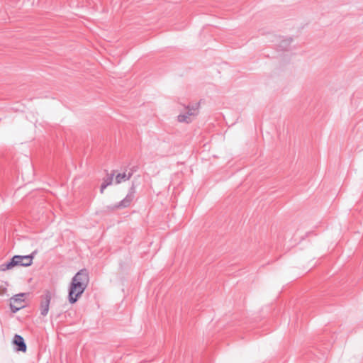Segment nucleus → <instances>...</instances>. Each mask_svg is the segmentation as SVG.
<instances>
[{
  "label": "nucleus",
  "mask_w": 363,
  "mask_h": 363,
  "mask_svg": "<svg viewBox=\"0 0 363 363\" xmlns=\"http://www.w3.org/2000/svg\"><path fill=\"white\" fill-rule=\"evenodd\" d=\"M114 173L107 174L106 177L104 179L103 183L101 185L100 192L104 193V189L113 182Z\"/></svg>",
  "instance_id": "8"
},
{
  "label": "nucleus",
  "mask_w": 363,
  "mask_h": 363,
  "mask_svg": "<svg viewBox=\"0 0 363 363\" xmlns=\"http://www.w3.org/2000/svg\"><path fill=\"white\" fill-rule=\"evenodd\" d=\"M24 296L25 294L22 293L16 294L11 298L10 308L13 313H16L24 307Z\"/></svg>",
  "instance_id": "4"
},
{
  "label": "nucleus",
  "mask_w": 363,
  "mask_h": 363,
  "mask_svg": "<svg viewBox=\"0 0 363 363\" xmlns=\"http://www.w3.org/2000/svg\"><path fill=\"white\" fill-rule=\"evenodd\" d=\"M13 344L16 347V349L17 351L25 352L26 351L27 347L24 339L20 335L16 334L13 339Z\"/></svg>",
  "instance_id": "6"
},
{
  "label": "nucleus",
  "mask_w": 363,
  "mask_h": 363,
  "mask_svg": "<svg viewBox=\"0 0 363 363\" xmlns=\"http://www.w3.org/2000/svg\"><path fill=\"white\" fill-rule=\"evenodd\" d=\"M89 282V272L86 269L79 270L72 278L69 289V301L73 304L82 296Z\"/></svg>",
  "instance_id": "1"
},
{
  "label": "nucleus",
  "mask_w": 363,
  "mask_h": 363,
  "mask_svg": "<svg viewBox=\"0 0 363 363\" xmlns=\"http://www.w3.org/2000/svg\"><path fill=\"white\" fill-rule=\"evenodd\" d=\"M199 104H195L192 106H187L186 108L187 109V113L191 116H196L199 112Z\"/></svg>",
  "instance_id": "9"
},
{
  "label": "nucleus",
  "mask_w": 363,
  "mask_h": 363,
  "mask_svg": "<svg viewBox=\"0 0 363 363\" xmlns=\"http://www.w3.org/2000/svg\"><path fill=\"white\" fill-rule=\"evenodd\" d=\"M190 117H191V116L189 115L188 113L186 112V113L179 114L177 116V120L180 123H189L191 122V120Z\"/></svg>",
  "instance_id": "10"
},
{
  "label": "nucleus",
  "mask_w": 363,
  "mask_h": 363,
  "mask_svg": "<svg viewBox=\"0 0 363 363\" xmlns=\"http://www.w3.org/2000/svg\"><path fill=\"white\" fill-rule=\"evenodd\" d=\"M52 296L53 294L50 291L46 290L40 296V311L41 315L44 317L48 313L50 303Z\"/></svg>",
  "instance_id": "3"
},
{
  "label": "nucleus",
  "mask_w": 363,
  "mask_h": 363,
  "mask_svg": "<svg viewBox=\"0 0 363 363\" xmlns=\"http://www.w3.org/2000/svg\"><path fill=\"white\" fill-rule=\"evenodd\" d=\"M134 193H135V189H134V186H132L130 189V191L126 195L125 198L123 199L122 201H121L117 204L114 205L111 208V209L115 210V209L123 208H126V207L129 206L133 200Z\"/></svg>",
  "instance_id": "5"
},
{
  "label": "nucleus",
  "mask_w": 363,
  "mask_h": 363,
  "mask_svg": "<svg viewBox=\"0 0 363 363\" xmlns=\"http://www.w3.org/2000/svg\"><path fill=\"white\" fill-rule=\"evenodd\" d=\"M35 253V252H33L31 255L26 256L15 255L9 262L1 264L0 266V269L1 271H6L11 269L16 266H30L33 263V259Z\"/></svg>",
  "instance_id": "2"
},
{
  "label": "nucleus",
  "mask_w": 363,
  "mask_h": 363,
  "mask_svg": "<svg viewBox=\"0 0 363 363\" xmlns=\"http://www.w3.org/2000/svg\"><path fill=\"white\" fill-rule=\"evenodd\" d=\"M135 171L134 167L131 169V172L128 174H126L125 172L123 173H119L116 175V183L117 184H121L122 182H125L129 180L131 177L133 176V172Z\"/></svg>",
  "instance_id": "7"
}]
</instances>
